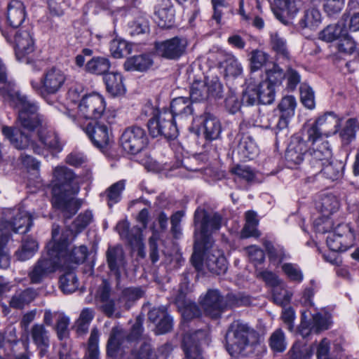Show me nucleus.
Wrapping results in <instances>:
<instances>
[{"mask_svg":"<svg viewBox=\"0 0 359 359\" xmlns=\"http://www.w3.org/2000/svg\"><path fill=\"white\" fill-rule=\"evenodd\" d=\"M332 324V316L326 309H323L316 313V333L330 329Z\"/></svg>","mask_w":359,"mask_h":359,"instance_id":"37998d69","label":"nucleus"},{"mask_svg":"<svg viewBox=\"0 0 359 359\" xmlns=\"http://www.w3.org/2000/svg\"><path fill=\"white\" fill-rule=\"evenodd\" d=\"M0 90L6 102L18 109V120L28 131H33L41 124L36 102L22 95L14 85L7 82L6 69L0 60Z\"/></svg>","mask_w":359,"mask_h":359,"instance_id":"20e7f679","label":"nucleus"},{"mask_svg":"<svg viewBox=\"0 0 359 359\" xmlns=\"http://www.w3.org/2000/svg\"><path fill=\"white\" fill-rule=\"evenodd\" d=\"M269 346L274 352H283L286 349L287 341L281 329H277L269 338Z\"/></svg>","mask_w":359,"mask_h":359,"instance_id":"de8ad7c7","label":"nucleus"},{"mask_svg":"<svg viewBox=\"0 0 359 359\" xmlns=\"http://www.w3.org/2000/svg\"><path fill=\"white\" fill-rule=\"evenodd\" d=\"M332 151L327 141H323L316 149V169H319L318 177L334 181L341 175V163L332 161Z\"/></svg>","mask_w":359,"mask_h":359,"instance_id":"0eeeda50","label":"nucleus"},{"mask_svg":"<svg viewBox=\"0 0 359 359\" xmlns=\"http://www.w3.org/2000/svg\"><path fill=\"white\" fill-rule=\"evenodd\" d=\"M267 79L264 81L270 82L273 86L280 83L285 76L283 70L276 64L271 62L266 69Z\"/></svg>","mask_w":359,"mask_h":359,"instance_id":"5fc2aeb1","label":"nucleus"},{"mask_svg":"<svg viewBox=\"0 0 359 359\" xmlns=\"http://www.w3.org/2000/svg\"><path fill=\"white\" fill-rule=\"evenodd\" d=\"M237 152L241 159L246 161L254 158L257 155L259 149L254 140L245 135L240 139Z\"/></svg>","mask_w":359,"mask_h":359,"instance_id":"473e14b6","label":"nucleus"},{"mask_svg":"<svg viewBox=\"0 0 359 359\" xmlns=\"http://www.w3.org/2000/svg\"><path fill=\"white\" fill-rule=\"evenodd\" d=\"M108 266L117 279L126 271V261L123 248L121 246L109 247L107 251Z\"/></svg>","mask_w":359,"mask_h":359,"instance_id":"bb28decb","label":"nucleus"},{"mask_svg":"<svg viewBox=\"0 0 359 359\" xmlns=\"http://www.w3.org/2000/svg\"><path fill=\"white\" fill-rule=\"evenodd\" d=\"M74 236L73 230L67 229L62 233L57 225H53L52 241L46 246L47 252L36 263L29 276L32 283H40L49 273L60 267H71L83 262L88 250L84 245L68 248V241Z\"/></svg>","mask_w":359,"mask_h":359,"instance_id":"f03ea898","label":"nucleus"},{"mask_svg":"<svg viewBox=\"0 0 359 359\" xmlns=\"http://www.w3.org/2000/svg\"><path fill=\"white\" fill-rule=\"evenodd\" d=\"M339 207V201L334 195L331 194L323 195L317 206L318 210L322 215V218H319V219L322 220L323 224L330 227L331 222L328 218L333 212L338 210Z\"/></svg>","mask_w":359,"mask_h":359,"instance_id":"c85d7f7f","label":"nucleus"},{"mask_svg":"<svg viewBox=\"0 0 359 359\" xmlns=\"http://www.w3.org/2000/svg\"><path fill=\"white\" fill-rule=\"evenodd\" d=\"M348 17L343 15L341 20L336 25H328L322 32L319 33L318 38L326 42H331L335 39H339L341 36L346 34L348 31L346 22Z\"/></svg>","mask_w":359,"mask_h":359,"instance_id":"7c9ffc66","label":"nucleus"},{"mask_svg":"<svg viewBox=\"0 0 359 359\" xmlns=\"http://www.w3.org/2000/svg\"><path fill=\"white\" fill-rule=\"evenodd\" d=\"M345 4V0H324L323 8L328 15L340 13Z\"/></svg>","mask_w":359,"mask_h":359,"instance_id":"e2e57ef3","label":"nucleus"},{"mask_svg":"<svg viewBox=\"0 0 359 359\" xmlns=\"http://www.w3.org/2000/svg\"><path fill=\"white\" fill-rule=\"evenodd\" d=\"M152 65V60L149 55H141L128 58L124 67L128 71H145Z\"/></svg>","mask_w":359,"mask_h":359,"instance_id":"ea45409f","label":"nucleus"},{"mask_svg":"<svg viewBox=\"0 0 359 359\" xmlns=\"http://www.w3.org/2000/svg\"><path fill=\"white\" fill-rule=\"evenodd\" d=\"M65 273L60 278V287L65 294L75 292L79 287L78 278L74 272V267H60Z\"/></svg>","mask_w":359,"mask_h":359,"instance_id":"f704fd0d","label":"nucleus"},{"mask_svg":"<svg viewBox=\"0 0 359 359\" xmlns=\"http://www.w3.org/2000/svg\"><path fill=\"white\" fill-rule=\"evenodd\" d=\"M264 245L268 252L271 262L274 264H278L284 259L287 258V256L283 247L280 245H274L268 241H264Z\"/></svg>","mask_w":359,"mask_h":359,"instance_id":"49530a36","label":"nucleus"},{"mask_svg":"<svg viewBox=\"0 0 359 359\" xmlns=\"http://www.w3.org/2000/svg\"><path fill=\"white\" fill-rule=\"evenodd\" d=\"M271 43L273 49L278 54L287 55L286 41L278 33L271 34Z\"/></svg>","mask_w":359,"mask_h":359,"instance_id":"680f3d73","label":"nucleus"},{"mask_svg":"<svg viewBox=\"0 0 359 359\" xmlns=\"http://www.w3.org/2000/svg\"><path fill=\"white\" fill-rule=\"evenodd\" d=\"M206 332L198 330L194 333H187L183 338V348L188 359H204L199 344L205 340Z\"/></svg>","mask_w":359,"mask_h":359,"instance_id":"4be33fe9","label":"nucleus"},{"mask_svg":"<svg viewBox=\"0 0 359 359\" xmlns=\"http://www.w3.org/2000/svg\"><path fill=\"white\" fill-rule=\"evenodd\" d=\"M337 47L339 51L346 54H351L355 50V43L352 38L348 35V31H346V35L339 38Z\"/></svg>","mask_w":359,"mask_h":359,"instance_id":"0e129e2a","label":"nucleus"},{"mask_svg":"<svg viewBox=\"0 0 359 359\" xmlns=\"http://www.w3.org/2000/svg\"><path fill=\"white\" fill-rule=\"evenodd\" d=\"M13 217L11 222L0 219V268L7 269L10 265V257L5 250L11 233H25L32 226L31 215L20 207L9 212Z\"/></svg>","mask_w":359,"mask_h":359,"instance_id":"423d86ee","label":"nucleus"},{"mask_svg":"<svg viewBox=\"0 0 359 359\" xmlns=\"http://www.w3.org/2000/svg\"><path fill=\"white\" fill-rule=\"evenodd\" d=\"M66 81L65 73L57 68H51L46 72L41 83L32 81V88L41 95L56 93Z\"/></svg>","mask_w":359,"mask_h":359,"instance_id":"ddd939ff","label":"nucleus"},{"mask_svg":"<svg viewBox=\"0 0 359 359\" xmlns=\"http://www.w3.org/2000/svg\"><path fill=\"white\" fill-rule=\"evenodd\" d=\"M282 269L290 280L298 282L302 280V273L297 265L289 263L284 264L282 266Z\"/></svg>","mask_w":359,"mask_h":359,"instance_id":"69168bd1","label":"nucleus"},{"mask_svg":"<svg viewBox=\"0 0 359 359\" xmlns=\"http://www.w3.org/2000/svg\"><path fill=\"white\" fill-rule=\"evenodd\" d=\"M125 189L124 181H118L110 186L104 192L109 206L118 203L121 198V194Z\"/></svg>","mask_w":359,"mask_h":359,"instance_id":"a18cd8bd","label":"nucleus"},{"mask_svg":"<svg viewBox=\"0 0 359 359\" xmlns=\"http://www.w3.org/2000/svg\"><path fill=\"white\" fill-rule=\"evenodd\" d=\"M250 68L252 72H257L263 67H266L269 62V55L264 51L259 49L253 50L250 53Z\"/></svg>","mask_w":359,"mask_h":359,"instance_id":"79ce46f5","label":"nucleus"},{"mask_svg":"<svg viewBox=\"0 0 359 359\" xmlns=\"http://www.w3.org/2000/svg\"><path fill=\"white\" fill-rule=\"evenodd\" d=\"M339 126V119L332 112L325 113L316 120V144L319 136L328 137L337 132Z\"/></svg>","mask_w":359,"mask_h":359,"instance_id":"b1692460","label":"nucleus"},{"mask_svg":"<svg viewBox=\"0 0 359 359\" xmlns=\"http://www.w3.org/2000/svg\"><path fill=\"white\" fill-rule=\"evenodd\" d=\"M4 135L10 140L11 143L18 149L32 148L36 154H41L42 149L34 142L30 141L27 135L19 130H14L11 127L4 126L2 128Z\"/></svg>","mask_w":359,"mask_h":359,"instance_id":"5701e85b","label":"nucleus"},{"mask_svg":"<svg viewBox=\"0 0 359 359\" xmlns=\"http://www.w3.org/2000/svg\"><path fill=\"white\" fill-rule=\"evenodd\" d=\"M111 64L108 58L105 57H94L88 61L86 65V70L95 74H105L110 68Z\"/></svg>","mask_w":359,"mask_h":359,"instance_id":"a19ab883","label":"nucleus"},{"mask_svg":"<svg viewBox=\"0 0 359 359\" xmlns=\"http://www.w3.org/2000/svg\"><path fill=\"white\" fill-rule=\"evenodd\" d=\"M275 98L273 86L269 81H262L259 85H249L243 95V102L253 105L257 102L263 104H271Z\"/></svg>","mask_w":359,"mask_h":359,"instance_id":"f8f14e48","label":"nucleus"},{"mask_svg":"<svg viewBox=\"0 0 359 359\" xmlns=\"http://www.w3.org/2000/svg\"><path fill=\"white\" fill-rule=\"evenodd\" d=\"M99 333L96 329L91 331L88 340V351L86 354V359H99L98 349Z\"/></svg>","mask_w":359,"mask_h":359,"instance_id":"603ef678","label":"nucleus"},{"mask_svg":"<svg viewBox=\"0 0 359 359\" xmlns=\"http://www.w3.org/2000/svg\"><path fill=\"white\" fill-rule=\"evenodd\" d=\"M276 6L290 15H295L298 11L297 0H275Z\"/></svg>","mask_w":359,"mask_h":359,"instance_id":"338daca9","label":"nucleus"},{"mask_svg":"<svg viewBox=\"0 0 359 359\" xmlns=\"http://www.w3.org/2000/svg\"><path fill=\"white\" fill-rule=\"evenodd\" d=\"M296 100L293 96L284 97L279 104V109L282 114L287 117H292L294 114L296 107Z\"/></svg>","mask_w":359,"mask_h":359,"instance_id":"052dcab7","label":"nucleus"},{"mask_svg":"<svg viewBox=\"0 0 359 359\" xmlns=\"http://www.w3.org/2000/svg\"><path fill=\"white\" fill-rule=\"evenodd\" d=\"M148 129L154 137L163 135L166 138H175L178 135L177 121L167 110L158 111L148 122Z\"/></svg>","mask_w":359,"mask_h":359,"instance_id":"6e6552de","label":"nucleus"},{"mask_svg":"<svg viewBox=\"0 0 359 359\" xmlns=\"http://www.w3.org/2000/svg\"><path fill=\"white\" fill-rule=\"evenodd\" d=\"M130 225L128 221L123 220L119 222L116 225V230L123 239H126L133 249L139 251L142 255V250L144 248L143 235L141 227L134 226L129 229Z\"/></svg>","mask_w":359,"mask_h":359,"instance_id":"aec40b11","label":"nucleus"},{"mask_svg":"<svg viewBox=\"0 0 359 359\" xmlns=\"http://www.w3.org/2000/svg\"><path fill=\"white\" fill-rule=\"evenodd\" d=\"M312 290H309L304 294V308L301 311L302 318L299 333L304 337H308L314 329V306L312 303Z\"/></svg>","mask_w":359,"mask_h":359,"instance_id":"a211bd4d","label":"nucleus"},{"mask_svg":"<svg viewBox=\"0 0 359 359\" xmlns=\"http://www.w3.org/2000/svg\"><path fill=\"white\" fill-rule=\"evenodd\" d=\"M257 277L263 280L266 285L273 287L278 286L280 283V280L275 273L267 270L257 271Z\"/></svg>","mask_w":359,"mask_h":359,"instance_id":"774afa93","label":"nucleus"},{"mask_svg":"<svg viewBox=\"0 0 359 359\" xmlns=\"http://www.w3.org/2000/svg\"><path fill=\"white\" fill-rule=\"evenodd\" d=\"M69 318L64 313H60L58 316L56 325V331L57 337L60 340H63L69 336Z\"/></svg>","mask_w":359,"mask_h":359,"instance_id":"bf43d9fd","label":"nucleus"},{"mask_svg":"<svg viewBox=\"0 0 359 359\" xmlns=\"http://www.w3.org/2000/svg\"><path fill=\"white\" fill-rule=\"evenodd\" d=\"M306 151L305 142H291L286 150L285 158L288 162L299 164L303 161Z\"/></svg>","mask_w":359,"mask_h":359,"instance_id":"4c0bfd02","label":"nucleus"},{"mask_svg":"<svg viewBox=\"0 0 359 359\" xmlns=\"http://www.w3.org/2000/svg\"><path fill=\"white\" fill-rule=\"evenodd\" d=\"M355 234L348 224H339L326 238L327 247L332 252H344L354 244Z\"/></svg>","mask_w":359,"mask_h":359,"instance_id":"1a4fd4ad","label":"nucleus"},{"mask_svg":"<svg viewBox=\"0 0 359 359\" xmlns=\"http://www.w3.org/2000/svg\"><path fill=\"white\" fill-rule=\"evenodd\" d=\"M106 109L104 97L97 93L85 95L78 104L79 116L84 119H97Z\"/></svg>","mask_w":359,"mask_h":359,"instance_id":"9b49d317","label":"nucleus"},{"mask_svg":"<svg viewBox=\"0 0 359 359\" xmlns=\"http://www.w3.org/2000/svg\"><path fill=\"white\" fill-rule=\"evenodd\" d=\"M194 122L200 124L199 130L203 133L207 140H215L219 138L222 132L219 120L213 114L205 113L200 117L194 118Z\"/></svg>","mask_w":359,"mask_h":359,"instance_id":"412c9836","label":"nucleus"},{"mask_svg":"<svg viewBox=\"0 0 359 359\" xmlns=\"http://www.w3.org/2000/svg\"><path fill=\"white\" fill-rule=\"evenodd\" d=\"M38 295V292L33 288H27L15 293L10 301V306L15 309H22L29 304Z\"/></svg>","mask_w":359,"mask_h":359,"instance_id":"58836bf2","label":"nucleus"},{"mask_svg":"<svg viewBox=\"0 0 359 359\" xmlns=\"http://www.w3.org/2000/svg\"><path fill=\"white\" fill-rule=\"evenodd\" d=\"M147 144L144 130L140 127L126 128L121 137V144L128 153L135 154L140 152Z\"/></svg>","mask_w":359,"mask_h":359,"instance_id":"2eb2a0df","label":"nucleus"},{"mask_svg":"<svg viewBox=\"0 0 359 359\" xmlns=\"http://www.w3.org/2000/svg\"><path fill=\"white\" fill-rule=\"evenodd\" d=\"M97 302L101 311L108 317L115 315L119 316V310L122 309L121 299L114 300L111 297L109 285L107 281H103L102 287L100 289Z\"/></svg>","mask_w":359,"mask_h":359,"instance_id":"f3484780","label":"nucleus"},{"mask_svg":"<svg viewBox=\"0 0 359 359\" xmlns=\"http://www.w3.org/2000/svg\"><path fill=\"white\" fill-rule=\"evenodd\" d=\"M191 100L185 97L174 98L170 103V111L175 121L182 124L183 122L190 118L193 114Z\"/></svg>","mask_w":359,"mask_h":359,"instance_id":"393cba45","label":"nucleus"},{"mask_svg":"<svg viewBox=\"0 0 359 359\" xmlns=\"http://www.w3.org/2000/svg\"><path fill=\"white\" fill-rule=\"evenodd\" d=\"M233 297L232 295L223 297L217 290H211L208 291L201 304L207 316L217 318L228 307L237 304L233 302Z\"/></svg>","mask_w":359,"mask_h":359,"instance_id":"9d476101","label":"nucleus"},{"mask_svg":"<svg viewBox=\"0 0 359 359\" xmlns=\"http://www.w3.org/2000/svg\"><path fill=\"white\" fill-rule=\"evenodd\" d=\"M225 77L236 78L241 75L243 68L238 59L232 54H227L222 63Z\"/></svg>","mask_w":359,"mask_h":359,"instance_id":"c9c22d12","label":"nucleus"},{"mask_svg":"<svg viewBox=\"0 0 359 359\" xmlns=\"http://www.w3.org/2000/svg\"><path fill=\"white\" fill-rule=\"evenodd\" d=\"M155 20L162 28L172 27L175 19V9L170 0H162L155 8Z\"/></svg>","mask_w":359,"mask_h":359,"instance_id":"cd10ccee","label":"nucleus"},{"mask_svg":"<svg viewBox=\"0 0 359 359\" xmlns=\"http://www.w3.org/2000/svg\"><path fill=\"white\" fill-rule=\"evenodd\" d=\"M130 49L128 42L120 38H116L110 43L111 53L116 58H120L129 54Z\"/></svg>","mask_w":359,"mask_h":359,"instance_id":"3c124183","label":"nucleus"},{"mask_svg":"<svg viewBox=\"0 0 359 359\" xmlns=\"http://www.w3.org/2000/svg\"><path fill=\"white\" fill-rule=\"evenodd\" d=\"M104 81L107 91L113 96L125 93L126 88L123 83V77L118 72H109L104 76Z\"/></svg>","mask_w":359,"mask_h":359,"instance_id":"72a5a7b5","label":"nucleus"},{"mask_svg":"<svg viewBox=\"0 0 359 359\" xmlns=\"http://www.w3.org/2000/svg\"><path fill=\"white\" fill-rule=\"evenodd\" d=\"M358 127V123L354 118H350L346 121L345 126L340 132V137L344 144H348L355 139Z\"/></svg>","mask_w":359,"mask_h":359,"instance_id":"8fccbe9b","label":"nucleus"},{"mask_svg":"<svg viewBox=\"0 0 359 359\" xmlns=\"http://www.w3.org/2000/svg\"><path fill=\"white\" fill-rule=\"evenodd\" d=\"M190 97L193 101L200 102L208 98L206 85L203 82L193 83L191 88Z\"/></svg>","mask_w":359,"mask_h":359,"instance_id":"13d9d810","label":"nucleus"},{"mask_svg":"<svg viewBox=\"0 0 359 359\" xmlns=\"http://www.w3.org/2000/svg\"><path fill=\"white\" fill-rule=\"evenodd\" d=\"M94 311L92 309L86 308L82 310L76 322L77 332L83 334L87 332L89 325L94 318Z\"/></svg>","mask_w":359,"mask_h":359,"instance_id":"09e8293b","label":"nucleus"},{"mask_svg":"<svg viewBox=\"0 0 359 359\" xmlns=\"http://www.w3.org/2000/svg\"><path fill=\"white\" fill-rule=\"evenodd\" d=\"M38 137L40 142L47 149L57 152L61 151L62 145L57 135L54 131L46 128H41L38 131Z\"/></svg>","mask_w":359,"mask_h":359,"instance_id":"e433bc0d","label":"nucleus"},{"mask_svg":"<svg viewBox=\"0 0 359 359\" xmlns=\"http://www.w3.org/2000/svg\"><path fill=\"white\" fill-rule=\"evenodd\" d=\"M30 334L32 339L40 349V355L43 356L49 346V333L41 324H35L32 326Z\"/></svg>","mask_w":359,"mask_h":359,"instance_id":"2f4dec72","label":"nucleus"},{"mask_svg":"<svg viewBox=\"0 0 359 359\" xmlns=\"http://www.w3.org/2000/svg\"><path fill=\"white\" fill-rule=\"evenodd\" d=\"M292 295V292L288 291L285 285L280 283V285L273 287V298L277 304L285 305L288 304Z\"/></svg>","mask_w":359,"mask_h":359,"instance_id":"864d4df0","label":"nucleus"},{"mask_svg":"<svg viewBox=\"0 0 359 359\" xmlns=\"http://www.w3.org/2000/svg\"><path fill=\"white\" fill-rule=\"evenodd\" d=\"M143 294L144 292L140 287H128L123 290L118 298L121 299L123 309H128L134 302L142 297Z\"/></svg>","mask_w":359,"mask_h":359,"instance_id":"c03bdc74","label":"nucleus"},{"mask_svg":"<svg viewBox=\"0 0 359 359\" xmlns=\"http://www.w3.org/2000/svg\"><path fill=\"white\" fill-rule=\"evenodd\" d=\"M142 332V319L137 317L136 322L133 325L130 334L125 336L123 330L118 327H114L110 334L107 343V352L113 355L123 343L124 340L133 341L137 340Z\"/></svg>","mask_w":359,"mask_h":359,"instance_id":"4468645a","label":"nucleus"},{"mask_svg":"<svg viewBox=\"0 0 359 359\" xmlns=\"http://www.w3.org/2000/svg\"><path fill=\"white\" fill-rule=\"evenodd\" d=\"M7 22L12 27H18L22 25L26 18L25 6L18 0H12L7 10Z\"/></svg>","mask_w":359,"mask_h":359,"instance_id":"c756f323","label":"nucleus"},{"mask_svg":"<svg viewBox=\"0 0 359 359\" xmlns=\"http://www.w3.org/2000/svg\"><path fill=\"white\" fill-rule=\"evenodd\" d=\"M300 98L302 104L308 109L314 108V93L313 88L306 83L300 86Z\"/></svg>","mask_w":359,"mask_h":359,"instance_id":"4d7b16f0","label":"nucleus"},{"mask_svg":"<svg viewBox=\"0 0 359 359\" xmlns=\"http://www.w3.org/2000/svg\"><path fill=\"white\" fill-rule=\"evenodd\" d=\"M53 206L60 210L66 217H70L79 208L74 198L79 190L75 175L65 166H57L53 170Z\"/></svg>","mask_w":359,"mask_h":359,"instance_id":"7ed1b4c3","label":"nucleus"},{"mask_svg":"<svg viewBox=\"0 0 359 359\" xmlns=\"http://www.w3.org/2000/svg\"><path fill=\"white\" fill-rule=\"evenodd\" d=\"M15 55L18 60L32 53L34 49L33 38L27 30H19L14 38Z\"/></svg>","mask_w":359,"mask_h":359,"instance_id":"a878e982","label":"nucleus"},{"mask_svg":"<svg viewBox=\"0 0 359 359\" xmlns=\"http://www.w3.org/2000/svg\"><path fill=\"white\" fill-rule=\"evenodd\" d=\"M299 25L302 29V34L306 38L311 36L307 33V30H312L314 26V8L307 9L299 21Z\"/></svg>","mask_w":359,"mask_h":359,"instance_id":"6e6d98bb","label":"nucleus"},{"mask_svg":"<svg viewBox=\"0 0 359 359\" xmlns=\"http://www.w3.org/2000/svg\"><path fill=\"white\" fill-rule=\"evenodd\" d=\"M226 349L234 357L253 358L264 351L258 334L239 320L232 323L226 334Z\"/></svg>","mask_w":359,"mask_h":359,"instance_id":"39448f33","label":"nucleus"},{"mask_svg":"<svg viewBox=\"0 0 359 359\" xmlns=\"http://www.w3.org/2000/svg\"><path fill=\"white\" fill-rule=\"evenodd\" d=\"M187 41L184 38L173 37L156 43V53L165 58L175 60L181 57L186 50Z\"/></svg>","mask_w":359,"mask_h":359,"instance_id":"dca6fc26","label":"nucleus"},{"mask_svg":"<svg viewBox=\"0 0 359 359\" xmlns=\"http://www.w3.org/2000/svg\"><path fill=\"white\" fill-rule=\"evenodd\" d=\"M195 245L191 262L196 270L201 271L203 265L212 273H224L227 263L224 253L216 247L209 249L212 236L216 233L224 224L222 217L217 212L208 213L198 208L194 214Z\"/></svg>","mask_w":359,"mask_h":359,"instance_id":"f257e3e1","label":"nucleus"},{"mask_svg":"<svg viewBox=\"0 0 359 359\" xmlns=\"http://www.w3.org/2000/svg\"><path fill=\"white\" fill-rule=\"evenodd\" d=\"M83 130L93 145L99 149H103L110 144L111 135L107 126L97 122H90Z\"/></svg>","mask_w":359,"mask_h":359,"instance_id":"6ab92c4d","label":"nucleus"}]
</instances>
